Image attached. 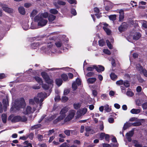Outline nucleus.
<instances>
[{
  "mask_svg": "<svg viewBox=\"0 0 147 147\" xmlns=\"http://www.w3.org/2000/svg\"><path fill=\"white\" fill-rule=\"evenodd\" d=\"M67 1L70 4H76L77 2L76 0H67Z\"/></svg>",
  "mask_w": 147,
  "mask_h": 147,
  "instance_id": "37998d69",
  "label": "nucleus"
},
{
  "mask_svg": "<svg viewBox=\"0 0 147 147\" xmlns=\"http://www.w3.org/2000/svg\"><path fill=\"white\" fill-rule=\"evenodd\" d=\"M33 78L35 79L36 81L40 85H41V84H42V78L40 77L37 76H35L33 77Z\"/></svg>",
  "mask_w": 147,
  "mask_h": 147,
  "instance_id": "ddd939ff",
  "label": "nucleus"
},
{
  "mask_svg": "<svg viewBox=\"0 0 147 147\" xmlns=\"http://www.w3.org/2000/svg\"><path fill=\"white\" fill-rule=\"evenodd\" d=\"M94 72H90L87 74L86 76L88 77H90L94 75Z\"/></svg>",
  "mask_w": 147,
  "mask_h": 147,
  "instance_id": "603ef678",
  "label": "nucleus"
},
{
  "mask_svg": "<svg viewBox=\"0 0 147 147\" xmlns=\"http://www.w3.org/2000/svg\"><path fill=\"white\" fill-rule=\"evenodd\" d=\"M37 138L39 141H41L42 140L43 138V136L40 134H38L37 136Z\"/></svg>",
  "mask_w": 147,
  "mask_h": 147,
  "instance_id": "79ce46f5",
  "label": "nucleus"
},
{
  "mask_svg": "<svg viewBox=\"0 0 147 147\" xmlns=\"http://www.w3.org/2000/svg\"><path fill=\"white\" fill-rule=\"evenodd\" d=\"M94 68H95L96 70L98 73L102 72L105 70L104 67L100 65H95V66H94Z\"/></svg>",
  "mask_w": 147,
  "mask_h": 147,
  "instance_id": "0eeeda50",
  "label": "nucleus"
},
{
  "mask_svg": "<svg viewBox=\"0 0 147 147\" xmlns=\"http://www.w3.org/2000/svg\"><path fill=\"white\" fill-rule=\"evenodd\" d=\"M27 120V118L25 116L22 117L20 116L17 115L14 116L11 120L12 123H15L20 121L26 122Z\"/></svg>",
  "mask_w": 147,
  "mask_h": 147,
  "instance_id": "7ed1b4c3",
  "label": "nucleus"
},
{
  "mask_svg": "<svg viewBox=\"0 0 147 147\" xmlns=\"http://www.w3.org/2000/svg\"><path fill=\"white\" fill-rule=\"evenodd\" d=\"M128 27V25L125 22H123L118 28V30L120 32L125 31Z\"/></svg>",
  "mask_w": 147,
  "mask_h": 147,
  "instance_id": "39448f33",
  "label": "nucleus"
},
{
  "mask_svg": "<svg viewBox=\"0 0 147 147\" xmlns=\"http://www.w3.org/2000/svg\"><path fill=\"white\" fill-rule=\"evenodd\" d=\"M56 84L59 86H60L62 84L63 81L61 79L57 78L55 80Z\"/></svg>",
  "mask_w": 147,
  "mask_h": 147,
  "instance_id": "a211bd4d",
  "label": "nucleus"
},
{
  "mask_svg": "<svg viewBox=\"0 0 147 147\" xmlns=\"http://www.w3.org/2000/svg\"><path fill=\"white\" fill-rule=\"evenodd\" d=\"M123 84L126 87H128L130 86V83L128 81L126 80L123 83Z\"/></svg>",
  "mask_w": 147,
  "mask_h": 147,
  "instance_id": "2f4dec72",
  "label": "nucleus"
},
{
  "mask_svg": "<svg viewBox=\"0 0 147 147\" xmlns=\"http://www.w3.org/2000/svg\"><path fill=\"white\" fill-rule=\"evenodd\" d=\"M142 72L144 74V75L145 77H147V71L145 69H144L142 70Z\"/></svg>",
  "mask_w": 147,
  "mask_h": 147,
  "instance_id": "338daca9",
  "label": "nucleus"
},
{
  "mask_svg": "<svg viewBox=\"0 0 147 147\" xmlns=\"http://www.w3.org/2000/svg\"><path fill=\"white\" fill-rule=\"evenodd\" d=\"M34 134L33 133H30L29 135H28V136H28V138L29 137V138L31 140H32L33 139V137H34Z\"/></svg>",
  "mask_w": 147,
  "mask_h": 147,
  "instance_id": "4d7b16f0",
  "label": "nucleus"
},
{
  "mask_svg": "<svg viewBox=\"0 0 147 147\" xmlns=\"http://www.w3.org/2000/svg\"><path fill=\"white\" fill-rule=\"evenodd\" d=\"M61 77L64 81H67L68 79V77L67 75L65 74H63L61 75Z\"/></svg>",
  "mask_w": 147,
  "mask_h": 147,
  "instance_id": "393cba45",
  "label": "nucleus"
},
{
  "mask_svg": "<svg viewBox=\"0 0 147 147\" xmlns=\"http://www.w3.org/2000/svg\"><path fill=\"white\" fill-rule=\"evenodd\" d=\"M106 135V134L104 133H101L100 135V140H103Z\"/></svg>",
  "mask_w": 147,
  "mask_h": 147,
  "instance_id": "a19ab883",
  "label": "nucleus"
},
{
  "mask_svg": "<svg viewBox=\"0 0 147 147\" xmlns=\"http://www.w3.org/2000/svg\"><path fill=\"white\" fill-rule=\"evenodd\" d=\"M142 107L144 109H147V102H146L143 103L142 105Z\"/></svg>",
  "mask_w": 147,
  "mask_h": 147,
  "instance_id": "774afa93",
  "label": "nucleus"
},
{
  "mask_svg": "<svg viewBox=\"0 0 147 147\" xmlns=\"http://www.w3.org/2000/svg\"><path fill=\"white\" fill-rule=\"evenodd\" d=\"M42 43L40 42H33L31 44L30 47L32 49H35L42 45Z\"/></svg>",
  "mask_w": 147,
  "mask_h": 147,
  "instance_id": "9d476101",
  "label": "nucleus"
},
{
  "mask_svg": "<svg viewBox=\"0 0 147 147\" xmlns=\"http://www.w3.org/2000/svg\"><path fill=\"white\" fill-rule=\"evenodd\" d=\"M124 18V16L123 14H120L119 16V21H122Z\"/></svg>",
  "mask_w": 147,
  "mask_h": 147,
  "instance_id": "680f3d73",
  "label": "nucleus"
},
{
  "mask_svg": "<svg viewBox=\"0 0 147 147\" xmlns=\"http://www.w3.org/2000/svg\"><path fill=\"white\" fill-rule=\"evenodd\" d=\"M37 13V11L36 10H34L31 14L30 17H34Z\"/></svg>",
  "mask_w": 147,
  "mask_h": 147,
  "instance_id": "e433bc0d",
  "label": "nucleus"
},
{
  "mask_svg": "<svg viewBox=\"0 0 147 147\" xmlns=\"http://www.w3.org/2000/svg\"><path fill=\"white\" fill-rule=\"evenodd\" d=\"M94 13H99L100 12L99 9L96 7H95L94 9Z\"/></svg>",
  "mask_w": 147,
  "mask_h": 147,
  "instance_id": "13d9d810",
  "label": "nucleus"
},
{
  "mask_svg": "<svg viewBox=\"0 0 147 147\" xmlns=\"http://www.w3.org/2000/svg\"><path fill=\"white\" fill-rule=\"evenodd\" d=\"M72 119L71 117H70L68 115L64 119L65 122L69 121Z\"/></svg>",
  "mask_w": 147,
  "mask_h": 147,
  "instance_id": "8fccbe9b",
  "label": "nucleus"
},
{
  "mask_svg": "<svg viewBox=\"0 0 147 147\" xmlns=\"http://www.w3.org/2000/svg\"><path fill=\"white\" fill-rule=\"evenodd\" d=\"M109 18L110 20L112 21H115L116 19V15H112L109 16Z\"/></svg>",
  "mask_w": 147,
  "mask_h": 147,
  "instance_id": "c756f323",
  "label": "nucleus"
},
{
  "mask_svg": "<svg viewBox=\"0 0 147 147\" xmlns=\"http://www.w3.org/2000/svg\"><path fill=\"white\" fill-rule=\"evenodd\" d=\"M123 81L122 80H120L117 81L116 82V84L117 85H120L123 84Z\"/></svg>",
  "mask_w": 147,
  "mask_h": 147,
  "instance_id": "49530a36",
  "label": "nucleus"
},
{
  "mask_svg": "<svg viewBox=\"0 0 147 147\" xmlns=\"http://www.w3.org/2000/svg\"><path fill=\"white\" fill-rule=\"evenodd\" d=\"M141 123L140 122H138L136 123H133L132 124L134 126H139L141 125Z\"/></svg>",
  "mask_w": 147,
  "mask_h": 147,
  "instance_id": "052dcab7",
  "label": "nucleus"
},
{
  "mask_svg": "<svg viewBox=\"0 0 147 147\" xmlns=\"http://www.w3.org/2000/svg\"><path fill=\"white\" fill-rule=\"evenodd\" d=\"M74 108L76 109H78L80 108L81 105L80 103H78L77 104L74 103L73 105Z\"/></svg>",
  "mask_w": 147,
  "mask_h": 147,
  "instance_id": "72a5a7b5",
  "label": "nucleus"
},
{
  "mask_svg": "<svg viewBox=\"0 0 147 147\" xmlns=\"http://www.w3.org/2000/svg\"><path fill=\"white\" fill-rule=\"evenodd\" d=\"M70 131L71 130H65L64 131V132L66 136H69L70 135Z\"/></svg>",
  "mask_w": 147,
  "mask_h": 147,
  "instance_id": "58836bf2",
  "label": "nucleus"
},
{
  "mask_svg": "<svg viewBox=\"0 0 147 147\" xmlns=\"http://www.w3.org/2000/svg\"><path fill=\"white\" fill-rule=\"evenodd\" d=\"M42 88L45 90H48L49 88V86L45 84H43L42 83L41 84Z\"/></svg>",
  "mask_w": 147,
  "mask_h": 147,
  "instance_id": "c85d7f7f",
  "label": "nucleus"
},
{
  "mask_svg": "<svg viewBox=\"0 0 147 147\" xmlns=\"http://www.w3.org/2000/svg\"><path fill=\"white\" fill-rule=\"evenodd\" d=\"M136 68L139 71H142V70L144 69L142 66L140 64H138L137 65Z\"/></svg>",
  "mask_w": 147,
  "mask_h": 147,
  "instance_id": "c9c22d12",
  "label": "nucleus"
},
{
  "mask_svg": "<svg viewBox=\"0 0 147 147\" xmlns=\"http://www.w3.org/2000/svg\"><path fill=\"white\" fill-rule=\"evenodd\" d=\"M98 45L99 46L102 47L105 45V42L103 39H100L98 41Z\"/></svg>",
  "mask_w": 147,
  "mask_h": 147,
  "instance_id": "cd10ccee",
  "label": "nucleus"
},
{
  "mask_svg": "<svg viewBox=\"0 0 147 147\" xmlns=\"http://www.w3.org/2000/svg\"><path fill=\"white\" fill-rule=\"evenodd\" d=\"M1 119L3 122L4 123H6L7 122V115L5 114H3L1 115Z\"/></svg>",
  "mask_w": 147,
  "mask_h": 147,
  "instance_id": "5701e85b",
  "label": "nucleus"
},
{
  "mask_svg": "<svg viewBox=\"0 0 147 147\" xmlns=\"http://www.w3.org/2000/svg\"><path fill=\"white\" fill-rule=\"evenodd\" d=\"M105 110L107 112H109L111 111V109L109 108V106L108 105H107L105 107Z\"/></svg>",
  "mask_w": 147,
  "mask_h": 147,
  "instance_id": "4c0bfd02",
  "label": "nucleus"
},
{
  "mask_svg": "<svg viewBox=\"0 0 147 147\" xmlns=\"http://www.w3.org/2000/svg\"><path fill=\"white\" fill-rule=\"evenodd\" d=\"M92 94L94 97H96L97 96L98 92L96 90H92Z\"/></svg>",
  "mask_w": 147,
  "mask_h": 147,
  "instance_id": "5fc2aeb1",
  "label": "nucleus"
},
{
  "mask_svg": "<svg viewBox=\"0 0 147 147\" xmlns=\"http://www.w3.org/2000/svg\"><path fill=\"white\" fill-rule=\"evenodd\" d=\"M1 7L3 10L6 12L8 13H11L13 12V10L10 8L8 7L6 5L3 4Z\"/></svg>",
  "mask_w": 147,
  "mask_h": 147,
  "instance_id": "6e6552de",
  "label": "nucleus"
},
{
  "mask_svg": "<svg viewBox=\"0 0 147 147\" xmlns=\"http://www.w3.org/2000/svg\"><path fill=\"white\" fill-rule=\"evenodd\" d=\"M95 66V65H93L92 67H88L86 68V70L88 71H93L94 69H95V68H94Z\"/></svg>",
  "mask_w": 147,
  "mask_h": 147,
  "instance_id": "f704fd0d",
  "label": "nucleus"
},
{
  "mask_svg": "<svg viewBox=\"0 0 147 147\" xmlns=\"http://www.w3.org/2000/svg\"><path fill=\"white\" fill-rule=\"evenodd\" d=\"M72 87L74 91L76 90L77 88V86L76 84L75 83H72Z\"/></svg>",
  "mask_w": 147,
  "mask_h": 147,
  "instance_id": "de8ad7c7",
  "label": "nucleus"
},
{
  "mask_svg": "<svg viewBox=\"0 0 147 147\" xmlns=\"http://www.w3.org/2000/svg\"><path fill=\"white\" fill-rule=\"evenodd\" d=\"M106 42L107 45L109 48L110 49H112L113 48V46L111 44L110 42L108 40H107L106 41Z\"/></svg>",
  "mask_w": 147,
  "mask_h": 147,
  "instance_id": "7c9ffc66",
  "label": "nucleus"
},
{
  "mask_svg": "<svg viewBox=\"0 0 147 147\" xmlns=\"http://www.w3.org/2000/svg\"><path fill=\"white\" fill-rule=\"evenodd\" d=\"M71 13L74 16H75L77 14L76 10L74 9H72L71 10Z\"/></svg>",
  "mask_w": 147,
  "mask_h": 147,
  "instance_id": "e2e57ef3",
  "label": "nucleus"
},
{
  "mask_svg": "<svg viewBox=\"0 0 147 147\" xmlns=\"http://www.w3.org/2000/svg\"><path fill=\"white\" fill-rule=\"evenodd\" d=\"M96 80V79L95 78H91L88 79L87 81L88 83L92 84L94 83Z\"/></svg>",
  "mask_w": 147,
  "mask_h": 147,
  "instance_id": "2eb2a0df",
  "label": "nucleus"
},
{
  "mask_svg": "<svg viewBox=\"0 0 147 147\" xmlns=\"http://www.w3.org/2000/svg\"><path fill=\"white\" fill-rule=\"evenodd\" d=\"M25 100L23 98H21L19 100H15L14 104L10 109V111H13L14 108L16 110H19L22 106L25 104Z\"/></svg>",
  "mask_w": 147,
  "mask_h": 147,
  "instance_id": "f257e3e1",
  "label": "nucleus"
},
{
  "mask_svg": "<svg viewBox=\"0 0 147 147\" xmlns=\"http://www.w3.org/2000/svg\"><path fill=\"white\" fill-rule=\"evenodd\" d=\"M104 26L102 27L104 31L105 32L107 35H110L111 34V31L107 27L108 26V24H104Z\"/></svg>",
  "mask_w": 147,
  "mask_h": 147,
  "instance_id": "1a4fd4ad",
  "label": "nucleus"
},
{
  "mask_svg": "<svg viewBox=\"0 0 147 147\" xmlns=\"http://www.w3.org/2000/svg\"><path fill=\"white\" fill-rule=\"evenodd\" d=\"M109 138L110 136L108 134H106L105 137V139L106 141L108 142V143L109 142Z\"/></svg>",
  "mask_w": 147,
  "mask_h": 147,
  "instance_id": "09e8293b",
  "label": "nucleus"
},
{
  "mask_svg": "<svg viewBox=\"0 0 147 147\" xmlns=\"http://www.w3.org/2000/svg\"><path fill=\"white\" fill-rule=\"evenodd\" d=\"M130 112L132 114H138L140 112V109H133L130 111Z\"/></svg>",
  "mask_w": 147,
  "mask_h": 147,
  "instance_id": "f3484780",
  "label": "nucleus"
},
{
  "mask_svg": "<svg viewBox=\"0 0 147 147\" xmlns=\"http://www.w3.org/2000/svg\"><path fill=\"white\" fill-rule=\"evenodd\" d=\"M32 109L31 107L30 106H27L26 108V111L24 113V114L25 115H28L31 113H32Z\"/></svg>",
  "mask_w": 147,
  "mask_h": 147,
  "instance_id": "4468645a",
  "label": "nucleus"
},
{
  "mask_svg": "<svg viewBox=\"0 0 147 147\" xmlns=\"http://www.w3.org/2000/svg\"><path fill=\"white\" fill-rule=\"evenodd\" d=\"M49 12L53 14H56L58 13V11L55 9H51L49 10Z\"/></svg>",
  "mask_w": 147,
  "mask_h": 147,
  "instance_id": "a878e982",
  "label": "nucleus"
},
{
  "mask_svg": "<svg viewBox=\"0 0 147 147\" xmlns=\"http://www.w3.org/2000/svg\"><path fill=\"white\" fill-rule=\"evenodd\" d=\"M126 94L127 96H132L134 95L133 92L131 91H127L126 92Z\"/></svg>",
  "mask_w": 147,
  "mask_h": 147,
  "instance_id": "ea45409f",
  "label": "nucleus"
},
{
  "mask_svg": "<svg viewBox=\"0 0 147 147\" xmlns=\"http://www.w3.org/2000/svg\"><path fill=\"white\" fill-rule=\"evenodd\" d=\"M55 45L57 47H60L61 46L62 43L60 41H58L55 42Z\"/></svg>",
  "mask_w": 147,
  "mask_h": 147,
  "instance_id": "a18cd8bd",
  "label": "nucleus"
},
{
  "mask_svg": "<svg viewBox=\"0 0 147 147\" xmlns=\"http://www.w3.org/2000/svg\"><path fill=\"white\" fill-rule=\"evenodd\" d=\"M63 119V118H61V116H59L56 119L54 120L53 121V123L55 124H56L58 122L60 121H61Z\"/></svg>",
  "mask_w": 147,
  "mask_h": 147,
  "instance_id": "b1692460",
  "label": "nucleus"
},
{
  "mask_svg": "<svg viewBox=\"0 0 147 147\" xmlns=\"http://www.w3.org/2000/svg\"><path fill=\"white\" fill-rule=\"evenodd\" d=\"M42 16L45 18H47V17H48L49 14L47 12H45L43 13L42 14Z\"/></svg>",
  "mask_w": 147,
  "mask_h": 147,
  "instance_id": "69168bd1",
  "label": "nucleus"
},
{
  "mask_svg": "<svg viewBox=\"0 0 147 147\" xmlns=\"http://www.w3.org/2000/svg\"><path fill=\"white\" fill-rule=\"evenodd\" d=\"M6 76L5 74L4 73H1L0 74V79H2L4 78H5Z\"/></svg>",
  "mask_w": 147,
  "mask_h": 147,
  "instance_id": "bf43d9fd",
  "label": "nucleus"
},
{
  "mask_svg": "<svg viewBox=\"0 0 147 147\" xmlns=\"http://www.w3.org/2000/svg\"><path fill=\"white\" fill-rule=\"evenodd\" d=\"M110 76L111 79L114 81L117 78V76L114 73H111Z\"/></svg>",
  "mask_w": 147,
  "mask_h": 147,
  "instance_id": "aec40b11",
  "label": "nucleus"
},
{
  "mask_svg": "<svg viewBox=\"0 0 147 147\" xmlns=\"http://www.w3.org/2000/svg\"><path fill=\"white\" fill-rule=\"evenodd\" d=\"M35 37H36V40L38 41L41 40L44 37V36H38Z\"/></svg>",
  "mask_w": 147,
  "mask_h": 147,
  "instance_id": "0e129e2a",
  "label": "nucleus"
},
{
  "mask_svg": "<svg viewBox=\"0 0 147 147\" xmlns=\"http://www.w3.org/2000/svg\"><path fill=\"white\" fill-rule=\"evenodd\" d=\"M141 37V34L139 32H136L134 35L133 37V39L135 40H138Z\"/></svg>",
  "mask_w": 147,
  "mask_h": 147,
  "instance_id": "f8f14e48",
  "label": "nucleus"
},
{
  "mask_svg": "<svg viewBox=\"0 0 147 147\" xmlns=\"http://www.w3.org/2000/svg\"><path fill=\"white\" fill-rule=\"evenodd\" d=\"M104 52L105 53L108 55H110L111 53V51L108 49H104Z\"/></svg>",
  "mask_w": 147,
  "mask_h": 147,
  "instance_id": "864d4df0",
  "label": "nucleus"
},
{
  "mask_svg": "<svg viewBox=\"0 0 147 147\" xmlns=\"http://www.w3.org/2000/svg\"><path fill=\"white\" fill-rule=\"evenodd\" d=\"M133 142L135 144L134 146L136 147H142V145L138 144V141L135 140L133 141Z\"/></svg>",
  "mask_w": 147,
  "mask_h": 147,
  "instance_id": "bb28decb",
  "label": "nucleus"
},
{
  "mask_svg": "<svg viewBox=\"0 0 147 147\" xmlns=\"http://www.w3.org/2000/svg\"><path fill=\"white\" fill-rule=\"evenodd\" d=\"M40 88V86H38V84L36 85H34L32 86V88L34 89H39Z\"/></svg>",
  "mask_w": 147,
  "mask_h": 147,
  "instance_id": "6e6d98bb",
  "label": "nucleus"
},
{
  "mask_svg": "<svg viewBox=\"0 0 147 147\" xmlns=\"http://www.w3.org/2000/svg\"><path fill=\"white\" fill-rule=\"evenodd\" d=\"M2 103L3 105L4 110V111H6L7 108L8 104V100L7 99H3L2 101Z\"/></svg>",
  "mask_w": 147,
  "mask_h": 147,
  "instance_id": "9b49d317",
  "label": "nucleus"
},
{
  "mask_svg": "<svg viewBox=\"0 0 147 147\" xmlns=\"http://www.w3.org/2000/svg\"><path fill=\"white\" fill-rule=\"evenodd\" d=\"M41 75L45 80V82L49 84H53V81L50 79L49 75L45 72L43 71L41 73Z\"/></svg>",
  "mask_w": 147,
  "mask_h": 147,
  "instance_id": "20e7f679",
  "label": "nucleus"
},
{
  "mask_svg": "<svg viewBox=\"0 0 147 147\" xmlns=\"http://www.w3.org/2000/svg\"><path fill=\"white\" fill-rule=\"evenodd\" d=\"M57 3L60 5L64 6L65 5L66 3L62 1L59 0L57 1Z\"/></svg>",
  "mask_w": 147,
  "mask_h": 147,
  "instance_id": "473e14b6",
  "label": "nucleus"
},
{
  "mask_svg": "<svg viewBox=\"0 0 147 147\" xmlns=\"http://www.w3.org/2000/svg\"><path fill=\"white\" fill-rule=\"evenodd\" d=\"M19 13L22 15H24L25 13V11L24 8L23 7H20L18 8Z\"/></svg>",
  "mask_w": 147,
  "mask_h": 147,
  "instance_id": "6ab92c4d",
  "label": "nucleus"
},
{
  "mask_svg": "<svg viewBox=\"0 0 147 147\" xmlns=\"http://www.w3.org/2000/svg\"><path fill=\"white\" fill-rule=\"evenodd\" d=\"M130 126L129 124V123H125L124 124L123 127V129L124 130H125Z\"/></svg>",
  "mask_w": 147,
  "mask_h": 147,
  "instance_id": "c03bdc74",
  "label": "nucleus"
},
{
  "mask_svg": "<svg viewBox=\"0 0 147 147\" xmlns=\"http://www.w3.org/2000/svg\"><path fill=\"white\" fill-rule=\"evenodd\" d=\"M35 22H38V26L42 27L46 25L48 22L47 20L44 19L40 16L37 15L34 18Z\"/></svg>",
  "mask_w": 147,
  "mask_h": 147,
  "instance_id": "f03ea898",
  "label": "nucleus"
},
{
  "mask_svg": "<svg viewBox=\"0 0 147 147\" xmlns=\"http://www.w3.org/2000/svg\"><path fill=\"white\" fill-rule=\"evenodd\" d=\"M56 16L52 14H49L48 17V20L49 22H52L56 18Z\"/></svg>",
  "mask_w": 147,
  "mask_h": 147,
  "instance_id": "dca6fc26",
  "label": "nucleus"
},
{
  "mask_svg": "<svg viewBox=\"0 0 147 147\" xmlns=\"http://www.w3.org/2000/svg\"><path fill=\"white\" fill-rule=\"evenodd\" d=\"M134 134V129H132L128 132L126 134V136L132 137Z\"/></svg>",
  "mask_w": 147,
  "mask_h": 147,
  "instance_id": "412c9836",
  "label": "nucleus"
},
{
  "mask_svg": "<svg viewBox=\"0 0 147 147\" xmlns=\"http://www.w3.org/2000/svg\"><path fill=\"white\" fill-rule=\"evenodd\" d=\"M68 98L66 96H63L62 98V101L64 102H66L68 100Z\"/></svg>",
  "mask_w": 147,
  "mask_h": 147,
  "instance_id": "3c124183",
  "label": "nucleus"
},
{
  "mask_svg": "<svg viewBox=\"0 0 147 147\" xmlns=\"http://www.w3.org/2000/svg\"><path fill=\"white\" fill-rule=\"evenodd\" d=\"M56 115H52L49 117H47L46 118V121H51L53 120L56 117Z\"/></svg>",
  "mask_w": 147,
  "mask_h": 147,
  "instance_id": "4be33fe9",
  "label": "nucleus"
},
{
  "mask_svg": "<svg viewBox=\"0 0 147 147\" xmlns=\"http://www.w3.org/2000/svg\"><path fill=\"white\" fill-rule=\"evenodd\" d=\"M68 111V109L66 107H64L61 110L60 112V114L61 115L59 116H61V118L63 117V119L66 116L65 114Z\"/></svg>",
  "mask_w": 147,
  "mask_h": 147,
  "instance_id": "423d86ee",
  "label": "nucleus"
}]
</instances>
